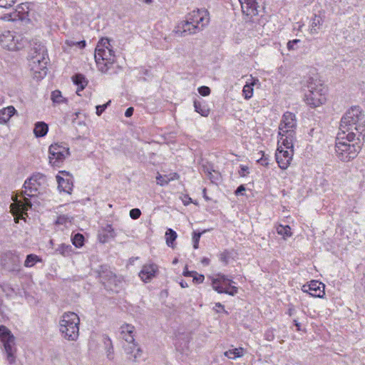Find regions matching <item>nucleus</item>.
Masks as SVG:
<instances>
[{"instance_id":"nucleus-1","label":"nucleus","mask_w":365,"mask_h":365,"mask_svg":"<svg viewBox=\"0 0 365 365\" xmlns=\"http://www.w3.org/2000/svg\"><path fill=\"white\" fill-rule=\"evenodd\" d=\"M46 182V176L41 173L32 175L29 179L26 180L24 184V201L18 200L17 196L13 197L12 199L15 203L11 205V209L14 215H22L28 208L31 207L32 204L27 197H34L38 193V190L41 185Z\"/></svg>"},{"instance_id":"nucleus-2","label":"nucleus","mask_w":365,"mask_h":365,"mask_svg":"<svg viewBox=\"0 0 365 365\" xmlns=\"http://www.w3.org/2000/svg\"><path fill=\"white\" fill-rule=\"evenodd\" d=\"M355 133L344 134L339 133L335 143V152L337 158L343 162H349L354 159L361 150Z\"/></svg>"},{"instance_id":"nucleus-3","label":"nucleus","mask_w":365,"mask_h":365,"mask_svg":"<svg viewBox=\"0 0 365 365\" xmlns=\"http://www.w3.org/2000/svg\"><path fill=\"white\" fill-rule=\"evenodd\" d=\"M340 132L344 134L355 133L359 139L365 131V115L359 106H353L348 110L341 119Z\"/></svg>"},{"instance_id":"nucleus-4","label":"nucleus","mask_w":365,"mask_h":365,"mask_svg":"<svg viewBox=\"0 0 365 365\" xmlns=\"http://www.w3.org/2000/svg\"><path fill=\"white\" fill-rule=\"evenodd\" d=\"M304 87L307 88L304 94V101L307 105L316 108L326 102L327 89L317 77H308Z\"/></svg>"},{"instance_id":"nucleus-5","label":"nucleus","mask_w":365,"mask_h":365,"mask_svg":"<svg viewBox=\"0 0 365 365\" xmlns=\"http://www.w3.org/2000/svg\"><path fill=\"white\" fill-rule=\"evenodd\" d=\"M95 61L101 73H106L113 67L115 56L108 38H103L98 41L95 51Z\"/></svg>"},{"instance_id":"nucleus-6","label":"nucleus","mask_w":365,"mask_h":365,"mask_svg":"<svg viewBox=\"0 0 365 365\" xmlns=\"http://www.w3.org/2000/svg\"><path fill=\"white\" fill-rule=\"evenodd\" d=\"M296 127L297 119L295 115L291 112L284 113L279 126L278 143L291 148L295 138Z\"/></svg>"},{"instance_id":"nucleus-7","label":"nucleus","mask_w":365,"mask_h":365,"mask_svg":"<svg viewBox=\"0 0 365 365\" xmlns=\"http://www.w3.org/2000/svg\"><path fill=\"white\" fill-rule=\"evenodd\" d=\"M80 318L72 312L63 313L60 322V331L63 336L69 341H76L79 336Z\"/></svg>"},{"instance_id":"nucleus-8","label":"nucleus","mask_w":365,"mask_h":365,"mask_svg":"<svg viewBox=\"0 0 365 365\" xmlns=\"http://www.w3.org/2000/svg\"><path fill=\"white\" fill-rule=\"evenodd\" d=\"M46 49L43 46H38L31 49L29 55V67L38 77H42L46 74Z\"/></svg>"},{"instance_id":"nucleus-9","label":"nucleus","mask_w":365,"mask_h":365,"mask_svg":"<svg viewBox=\"0 0 365 365\" xmlns=\"http://www.w3.org/2000/svg\"><path fill=\"white\" fill-rule=\"evenodd\" d=\"M134 330L135 327L128 324L120 327V336L127 343L123 345V349L127 354L133 355V361H135L141 356L142 351L135 343Z\"/></svg>"},{"instance_id":"nucleus-10","label":"nucleus","mask_w":365,"mask_h":365,"mask_svg":"<svg viewBox=\"0 0 365 365\" xmlns=\"http://www.w3.org/2000/svg\"><path fill=\"white\" fill-rule=\"evenodd\" d=\"M0 339L4 346L7 361L11 365L14 364L16 359L15 337L11 331L4 325H0Z\"/></svg>"},{"instance_id":"nucleus-11","label":"nucleus","mask_w":365,"mask_h":365,"mask_svg":"<svg viewBox=\"0 0 365 365\" xmlns=\"http://www.w3.org/2000/svg\"><path fill=\"white\" fill-rule=\"evenodd\" d=\"M23 37L15 32L5 31L0 34L1 46L9 51H17L24 46Z\"/></svg>"},{"instance_id":"nucleus-12","label":"nucleus","mask_w":365,"mask_h":365,"mask_svg":"<svg viewBox=\"0 0 365 365\" xmlns=\"http://www.w3.org/2000/svg\"><path fill=\"white\" fill-rule=\"evenodd\" d=\"M49 163L53 166H58L70 155L69 148L58 143L49 146Z\"/></svg>"},{"instance_id":"nucleus-13","label":"nucleus","mask_w":365,"mask_h":365,"mask_svg":"<svg viewBox=\"0 0 365 365\" xmlns=\"http://www.w3.org/2000/svg\"><path fill=\"white\" fill-rule=\"evenodd\" d=\"M187 16L188 19L197 27L198 32L202 31L210 23V13L205 9L193 10Z\"/></svg>"},{"instance_id":"nucleus-14","label":"nucleus","mask_w":365,"mask_h":365,"mask_svg":"<svg viewBox=\"0 0 365 365\" xmlns=\"http://www.w3.org/2000/svg\"><path fill=\"white\" fill-rule=\"evenodd\" d=\"M278 144L279 146L275 154L276 160L281 169L286 170L292 160L294 155L293 145L291 148H287V146L282 148L283 145L282 143ZM293 144L294 142H292Z\"/></svg>"},{"instance_id":"nucleus-15","label":"nucleus","mask_w":365,"mask_h":365,"mask_svg":"<svg viewBox=\"0 0 365 365\" xmlns=\"http://www.w3.org/2000/svg\"><path fill=\"white\" fill-rule=\"evenodd\" d=\"M101 282L104 285L105 288L112 292H118V289L122 284V280L120 277L116 276L110 270L106 269L100 273Z\"/></svg>"},{"instance_id":"nucleus-16","label":"nucleus","mask_w":365,"mask_h":365,"mask_svg":"<svg viewBox=\"0 0 365 365\" xmlns=\"http://www.w3.org/2000/svg\"><path fill=\"white\" fill-rule=\"evenodd\" d=\"M21 257L16 252H8L2 258V264L6 269L11 272L18 273L21 270Z\"/></svg>"},{"instance_id":"nucleus-17","label":"nucleus","mask_w":365,"mask_h":365,"mask_svg":"<svg viewBox=\"0 0 365 365\" xmlns=\"http://www.w3.org/2000/svg\"><path fill=\"white\" fill-rule=\"evenodd\" d=\"M324 287L325 285L323 283L312 280L309 284L303 285L302 290L312 297L322 298L325 294Z\"/></svg>"},{"instance_id":"nucleus-18","label":"nucleus","mask_w":365,"mask_h":365,"mask_svg":"<svg viewBox=\"0 0 365 365\" xmlns=\"http://www.w3.org/2000/svg\"><path fill=\"white\" fill-rule=\"evenodd\" d=\"M196 28L192 21L188 19V16H187L185 21H182L178 24L175 29V33L181 36L188 34H195L198 32Z\"/></svg>"},{"instance_id":"nucleus-19","label":"nucleus","mask_w":365,"mask_h":365,"mask_svg":"<svg viewBox=\"0 0 365 365\" xmlns=\"http://www.w3.org/2000/svg\"><path fill=\"white\" fill-rule=\"evenodd\" d=\"M61 173L66 178L61 177L59 175L56 176L58 182V187L60 191L70 194L73 189V180L71 176L66 171H61Z\"/></svg>"},{"instance_id":"nucleus-20","label":"nucleus","mask_w":365,"mask_h":365,"mask_svg":"<svg viewBox=\"0 0 365 365\" xmlns=\"http://www.w3.org/2000/svg\"><path fill=\"white\" fill-rule=\"evenodd\" d=\"M158 272V266L155 264H147L143 266L139 272V277L145 282H148L153 279Z\"/></svg>"},{"instance_id":"nucleus-21","label":"nucleus","mask_w":365,"mask_h":365,"mask_svg":"<svg viewBox=\"0 0 365 365\" xmlns=\"http://www.w3.org/2000/svg\"><path fill=\"white\" fill-rule=\"evenodd\" d=\"M259 7L257 0H246L242 4V9L243 13L247 16H257L259 14L258 8Z\"/></svg>"},{"instance_id":"nucleus-22","label":"nucleus","mask_w":365,"mask_h":365,"mask_svg":"<svg viewBox=\"0 0 365 365\" xmlns=\"http://www.w3.org/2000/svg\"><path fill=\"white\" fill-rule=\"evenodd\" d=\"M232 282V280L229 279L227 276L217 274V277L212 279V286L213 289L216 291V287H225L227 285H230Z\"/></svg>"},{"instance_id":"nucleus-23","label":"nucleus","mask_w":365,"mask_h":365,"mask_svg":"<svg viewBox=\"0 0 365 365\" xmlns=\"http://www.w3.org/2000/svg\"><path fill=\"white\" fill-rule=\"evenodd\" d=\"M73 82L78 86L76 93L79 94L81 91H83L88 85V81L85 76L81 73H77L72 77Z\"/></svg>"},{"instance_id":"nucleus-24","label":"nucleus","mask_w":365,"mask_h":365,"mask_svg":"<svg viewBox=\"0 0 365 365\" xmlns=\"http://www.w3.org/2000/svg\"><path fill=\"white\" fill-rule=\"evenodd\" d=\"M15 112L16 110L13 106H8L0 110V123L8 122Z\"/></svg>"},{"instance_id":"nucleus-25","label":"nucleus","mask_w":365,"mask_h":365,"mask_svg":"<svg viewBox=\"0 0 365 365\" xmlns=\"http://www.w3.org/2000/svg\"><path fill=\"white\" fill-rule=\"evenodd\" d=\"M179 175L176 173H170L169 175H158L156 177L157 184L160 186L168 185L169 182L178 179Z\"/></svg>"},{"instance_id":"nucleus-26","label":"nucleus","mask_w":365,"mask_h":365,"mask_svg":"<svg viewBox=\"0 0 365 365\" xmlns=\"http://www.w3.org/2000/svg\"><path fill=\"white\" fill-rule=\"evenodd\" d=\"M48 130V125L44 122H37L35 124L34 133L37 138L45 136Z\"/></svg>"},{"instance_id":"nucleus-27","label":"nucleus","mask_w":365,"mask_h":365,"mask_svg":"<svg viewBox=\"0 0 365 365\" xmlns=\"http://www.w3.org/2000/svg\"><path fill=\"white\" fill-rule=\"evenodd\" d=\"M195 110L200 113L202 116L207 117L210 114V108L205 103L200 101H194Z\"/></svg>"},{"instance_id":"nucleus-28","label":"nucleus","mask_w":365,"mask_h":365,"mask_svg":"<svg viewBox=\"0 0 365 365\" xmlns=\"http://www.w3.org/2000/svg\"><path fill=\"white\" fill-rule=\"evenodd\" d=\"M276 231L278 235L283 236L284 239L291 237L292 235L291 232V228L289 225L284 226L279 225L276 227Z\"/></svg>"},{"instance_id":"nucleus-29","label":"nucleus","mask_w":365,"mask_h":365,"mask_svg":"<svg viewBox=\"0 0 365 365\" xmlns=\"http://www.w3.org/2000/svg\"><path fill=\"white\" fill-rule=\"evenodd\" d=\"M216 292L218 293H225L234 296L237 293V288L235 286L227 285L225 287H216Z\"/></svg>"},{"instance_id":"nucleus-30","label":"nucleus","mask_w":365,"mask_h":365,"mask_svg":"<svg viewBox=\"0 0 365 365\" xmlns=\"http://www.w3.org/2000/svg\"><path fill=\"white\" fill-rule=\"evenodd\" d=\"M51 98L55 104H61L67 102V99L62 96L61 92L58 90H55L51 93Z\"/></svg>"},{"instance_id":"nucleus-31","label":"nucleus","mask_w":365,"mask_h":365,"mask_svg":"<svg viewBox=\"0 0 365 365\" xmlns=\"http://www.w3.org/2000/svg\"><path fill=\"white\" fill-rule=\"evenodd\" d=\"M41 261V258L34 255V254H30L28 255L26 260L24 261V266L26 267H31L35 265V264L38 262Z\"/></svg>"},{"instance_id":"nucleus-32","label":"nucleus","mask_w":365,"mask_h":365,"mask_svg":"<svg viewBox=\"0 0 365 365\" xmlns=\"http://www.w3.org/2000/svg\"><path fill=\"white\" fill-rule=\"evenodd\" d=\"M243 355V349L242 348H238V349H234L232 350H228L225 352V356L230 359H236L242 356Z\"/></svg>"},{"instance_id":"nucleus-33","label":"nucleus","mask_w":365,"mask_h":365,"mask_svg":"<svg viewBox=\"0 0 365 365\" xmlns=\"http://www.w3.org/2000/svg\"><path fill=\"white\" fill-rule=\"evenodd\" d=\"M254 82L247 83L244 86L242 93L245 99H250L253 95V86Z\"/></svg>"},{"instance_id":"nucleus-34","label":"nucleus","mask_w":365,"mask_h":365,"mask_svg":"<svg viewBox=\"0 0 365 365\" xmlns=\"http://www.w3.org/2000/svg\"><path fill=\"white\" fill-rule=\"evenodd\" d=\"M322 18L319 16L314 15L312 20V24L310 28V33L312 34L317 33V29L316 27L322 25Z\"/></svg>"},{"instance_id":"nucleus-35","label":"nucleus","mask_w":365,"mask_h":365,"mask_svg":"<svg viewBox=\"0 0 365 365\" xmlns=\"http://www.w3.org/2000/svg\"><path fill=\"white\" fill-rule=\"evenodd\" d=\"M166 243L168 246H172L173 242L177 238V233L172 229H168L165 233Z\"/></svg>"},{"instance_id":"nucleus-36","label":"nucleus","mask_w":365,"mask_h":365,"mask_svg":"<svg viewBox=\"0 0 365 365\" xmlns=\"http://www.w3.org/2000/svg\"><path fill=\"white\" fill-rule=\"evenodd\" d=\"M103 231L106 232V235L103 236L104 239L102 240L103 242H105L107 238H113L115 237V231L110 225H107L103 228Z\"/></svg>"},{"instance_id":"nucleus-37","label":"nucleus","mask_w":365,"mask_h":365,"mask_svg":"<svg viewBox=\"0 0 365 365\" xmlns=\"http://www.w3.org/2000/svg\"><path fill=\"white\" fill-rule=\"evenodd\" d=\"M72 250V247L69 245L61 244L57 248L56 251L63 256L70 255Z\"/></svg>"},{"instance_id":"nucleus-38","label":"nucleus","mask_w":365,"mask_h":365,"mask_svg":"<svg viewBox=\"0 0 365 365\" xmlns=\"http://www.w3.org/2000/svg\"><path fill=\"white\" fill-rule=\"evenodd\" d=\"M83 242H84V237L83 235L80 234V233H77L73 237H72V242H73V245L76 247H81L83 245Z\"/></svg>"},{"instance_id":"nucleus-39","label":"nucleus","mask_w":365,"mask_h":365,"mask_svg":"<svg viewBox=\"0 0 365 365\" xmlns=\"http://www.w3.org/2000/svg\"><path fill=\"white\" fill-rule=\"evenodd\" d=\"M73 220V217L68 215H63L58 217L56 224L57 225H66L67 223L71 224V221Z\"/></svg>"},{"instance_id":"nucleus-40","label":"nucleus","mask_w":365,"mask_h":365,"mask_svg":"<svg viewBox=\"0 0 365 365\" xmlns=\"http://www.w3.org/2000/svg\"><path fill=\"white\" fill-rule=\"evenodd\" d=\"M230 257V253L228 250H224L221 253L219 254L220 260L223 262L225 264H227L229 262V259Z\"/></svg>"},{"instance_id":"nucleus-41","label":"nucleus","mask_w":365,"mask_h":365,"mask_svg":"<svg viewBox=\"0 0 365 365\" xmlns=\"http://www.w3.org/2000/svg\"><path fill=\"white\" fill-rule=\"evenodd\" d=\"M204 230L202 232H194L192 235V242L194 249H197L199 245V241L202 233L205 232Z\"/></svg>"},{"instance_id":"nucleus-42","label":"nucleus","mask_w":365,"mask_h":365,"mask_svg":"<svg viewBox=\"0 0 365 365\" xmlns=\"http://www.w3.org/2000/svg\"><path fill=\"white\" fill-rule=\"evenodd\" d=\"M300 42L299 39H294L292 41H288L287 44V49L289 51H294L297 49V47L296 45Z\"/></svg>"},{"instance_id":"nucleus-43","label":"nucleus","mask_w":365,"mask_h":365,"mask_svg":"<svg viewBox=\"0 0 365 365\" xmlns=\"http://www.w3.org/2000/svg\"><path fill=\"white\" fill-rule=\"evenodd\" d=\"M15 2L16 0H0V7L5 9L10 8Z\"/></svg>"},{"instance_id":"nucleus-44","label":"nucleus","mask_w":365,"mask_h":365,"mask_svg":"<svg viewBox=\"0 0 365 365\" xmlns=\"http://www.w3.org/2000/svg\"><path fill=\"white\" fill-rule=\"evenodd\" d=\"M141 212L138 208H133L130 211V217L133 220H137L140 217Z\"/></svg>"},{"instance_id":"nucleus-45","label":"nucleus","mask_w":365,"mask_h":365,"mask_svg":"<svg viewBox=\"0 0 365 365\" xmlns=\"http://www.w3.org/2000/svg\"><path fill=\"white\" fill-rule=\"evenodd\" d=\"M110 101H109L108 102H107L106 103H105L103 105L97 106L96 107V115L100 116L102 114V113L106 109V108L110 104Z\"/></svg>"},{"instance_id":"nucleus-46","label":"nucleus","mask_w":365,"mask_h":365,"mask_svg":"<svg viewBox=\"0 0 365 365\" xmlns=\"http://www.w3.org/2000/svg\"><path fill=\"white\" fill-rule=\"evenodd\" d=\"M198 92L202 96H207L210 93V88L207 86H200L198 88Z\"/></svg>"},{"instance_id":"nucleus-47","label":"nucleus","mask_w":365,"mask_h":365,"mask_svg":"<svg viewBox=\"0 0 365 365\" xmlns=\"http://www.w3.org/2000/svg\"><path fill=\"white\" fill-rule=\"evenodd\" d=\"M195 276H193V282L196 284H200L203 282L205 277L203 274H197L195 272Z\"/></svg>"},{"instance_id":"nucleus-48","label":"nucleus","mask_w":365,"mask_h":365,"mask_svg":"<svg viewBox=\"0 0 365 365\" xmlns=\"http://www.w3.org/2000/svg\"><path fill=\"white\" fill-rule=\"evenodd\" d=\"M274 335L273 331L269 330L265 333V339L267 341H271L274 339Z\"/></svg>"},{"instance_id":"nucleus-49","label":"nucleus","mask_w":365,"mask_h":365,"mask_svg":"<svg viewBox=\"0 0 365 365\" xmlns=\"http://www.w3.org/2000/svg\"><path fill=\"white\" fill-rule=\"evenodd\" d=\"M244 191H245V187L243 185H241L235 190V195H243L242 192Z\"/></svg>"},{"instance_id":"nucleus-50","label":"nucleus","mask_w":365,"mask_h":365,"mask_svg":"<svg viewBox=\"0 0 365 365\" xmlns=\"http://www.w3.org/2000/svg\"><path fill=\"white\" fill-rule=\"evenodd\" d=\"M133 111H134L133 108L130 107V108H127V110H125V115L126 117H128H128H130V116L133 115Z\"/></svg>"},{"instance_id":"nucleus-51","label":"nucleus","mask_w":365,"mask_h":365,"mask_svg":"<svg viewBox=\"0 0 365 365\" xmlns=\"http://www.w3.org/2000/svg\"><path fill=\"white\" fill-rule=\"evenodd\" d=\"M248 168L247 166L242 165L241 166V170L239 172L240 176H245V172H247Z\"/></svg>"},{"instance_id":"nucleus-52","label":"nucleus","mask_w":365,"mask_h":365,"mask_svg":"<svg viewBox=\"0 0 365 365\" xmlns=\"http://www.w3.org/2000/svg\"><path fill=\"white\" fill-rule=\"evenodd\" d=\"M193 274H195V272L188 271L187 267H185V270L183 271V275L185 277H192Z\"/></svg>"},{"instance_id":"nucleus-53","label":"nucleus","mask_w":365,"mask_h":365,"mask_svg":"<svg viewBox=\"0 0 365 365\" xmlns=\"http://www.w3.org/2000/svg\"><path fill=\"white\" fill-rule=\"evenodd\" d=\"M259 163L263 165V166H267L268 165V161L267 158H262L259 160Z\"/></svg>"},{"instance_id":"nucleus-54","label":"nucleus","mask_w":365,"mask_h":365,"mask_svg":"<svg viewBox=\"0 0 365 365\" xmlns=\"http://www.w3.org/2000/svg\"><path fill=\"white\" fill-rule=\"evenodd\" d=\"M215 307H217V309H221L222 311H223L224 312H225L226 314H227V312L224 309V306L220 303V302H217L215 304Z\"/></svg>"},{"instance_id":"nucleus-55","label":"nucleus","mask_w":365,"mask_h":365,"mask_svg":"<svg viewBox=\"0 0 365 365\" xmlns=\"http://www.w3.org/2000/svg\"><path fill=\"white\" fill-rule=\"evenodd\" d=\"M202 264L207 266L210 264V259L207 257H203L201 260Z\"/></svg>"},{"instance_id":"nucleus-56","label":"nucleus","mask_w":365,"mask_h":365,"mask_svg":"<svg viewBox=\"0 0 365 365\" xmlns=\"http://www.w3.org/2000/svg\"><path fill=\"white\" fill-rule=\"evenodd\" d=\"M108 359H113V346H111V347L108 350Z\"/></svg>"},{"instance_id":"nucleus-57","label":"nucleus","mask_w":365,"mask_h":365,"mask_svg":"<svg viewBox=\"0 0 365 365\" xmlns=\"http://www.w3.org/2000/svg\"><path fill=\"white\" fill-rule=\"evenodd\" d=\"M66 43L68 46H76V45H77V44H76V42L73 41H68V40H67V41H66Z\"/></svg>"},{"instance_id":"nucleus-58","label":"nucleus","mask_w":365,"mask_h":365,"mask_svg":"<svg viewBox=\"0 0 365 365\" xmlns=\"http://www.w3.org/2000/svg\"><path fill=\"white\" fill-rule=\"evenodd\" d=\"M76 44L78 46H79L80 47L83 48L86 46V41H77Z\"/></svg>"},{"instance_id":"nucleus-59","label":"nucleus","mask_w":365,"mask_h":365,"mask_svg":"<svg viewBox=\"0 0 365 365\" xmlns=\"http://www.w3.org/2000/svg\"><path fill=\"white\" fill-rule=\"evenodd\" d=\"M204 171H205V173H207V175L209 177V178L212 180V175L211 171H210L209 170H204Z\"/></svg>"},{"instance_id":"nucleus-60","label":"nucleus","mask_w":365,"mask_h":365,"mask_svg":"<svg viewBox=\"0 0 365 365\" xmlns=\"http://www.w3.org/2000/svg\"><path fill=\"white\" fill-rule=\"evenodd\" d=\"M180 284L181 287H182V288H185V287H188L187 283L184 281L180 282Z\"/></svg>"},{"instance_id":"nucleus-61","label":"nucleus","mask_w":365,"mask_h":365,"mask_svg":"<svg viewBox=\"0 0 365 365\" xmlns=\"http://www.w3.org/2000/svg\"><path fill=\"white\" fill-rule=\"evenodd\" d=\"M294 324H295V326H296V327H297V330H300V326H301V325H300V323H299V322H298L297 320H294Z\"/></svg>"},{"instance_id":"nucleus-62","label":"nucleus","mask_w":365,"mask_h":365,"mask_svg":"<svg viewBox=\"0 0 365 365\" xmlns=\"http://www.w3.org/2000/svg\"><path fill=\"white\" fill-rule=\"evenodd\" d=\"M143 1L147 4H150L153 2V0H143Z\"/></svg>"},{"instance_id":"nucleus-63","label":"nucleus","mask_w":365,"mask_h":365,"mask_svg":"<svg viewBox=\"0 0 365 365\" xmlns=\"http://www.w3.org/2000/svg\"><path fill=\"white\" fill-rule=\"evenodd\" d=\"M293 311H294V309L290 308V309H289V315H292V312H293Z\"/></svg>"},{"instance_id":"nucleus-64","label":"nucleus","mask_w":365,"mask_h":365,"mask_svg":"<svg viewBox=\"0 0 365 365\" xmlns=\"http://www.w3.org/2000/svg\"><path fill=\"white\" fill-rule=\"evenodd\" d=\"M220 312V310L216 309V312Z\"/></svg>"}]
</instances>
